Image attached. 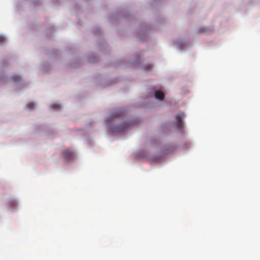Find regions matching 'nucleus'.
<instances>
[{"mask_svg": "<svg viewBox=\"0 0 260 260\" xmlns=\"http://www.w3.org/2000/svg\"><path fill=\"white\" fill-rule=\"evenodd\" d=\"M61 156L65 161H72L75 158L74 152L69 149H65L62 152Z\"/></svg>", "mask_w": 260, "mask_h": 260, "instance_id": "nucleus-1", "label": "nucleus"}, {"mask_svg": "<svg viewBox=\"0 0 260 260\" xmlns=\"http://www.w3.org/2000/svg\"><path fill=\"white\" fill-rule=\"evenodd\" d=\"M184 118V113L180 112L176 115V126L177 128H181L183 125V119Z\"/></svg>", "mask_w": 260, "mask_h": 260, "instance_id": "nucleus-2", "label": "nucleus"}, {"mask_svg": "<svg viewBox=\"0 0 260 260\" xmlns=\"http://www.w3.org/2000/svg\"><path fill=\"white\" fill-rule=\"evenodd\" d=\"M123 114V112L122 111H117L115 112L112 113L110 117H108L107 120L108 121H111L112 119L117 118L118 117L122 116Z\"/></svg>", "mask_w": 260, "mask_h": 260, "instance_id": "nucleus-3", "label": "nucleus"}, {"mask_svg": "<svg viewBox=\"0 0 260 260\" xmlns=\"http://www.w3.org/2000/svg\"><path fill=\"white\" fill-rule=\"evenodd\" d=\"M128 123L127 122L124 123L122 124L119 125L117 127H116V131L118 132H123L126 130L127 127H128Z\"/></svg>", "mask_w": 260, "mask_h": 260, "instance_id": "nucleus-4", "label": "nucleus"}, {"mask_svg": "<svg viewBox=\"0 0 260 260\" xmlns=\"http://www.w3.org/2000/svg\"><path fill=\"white\" fill-rule=\"evenodd\" d=\"M155 98L159 100H162L164 98L165 95L163 92L160 90H156L154 93Z\"/></svg>", "mask_w": 260, "mask_h": 260, "instance_id": "nucleus-5", "label": "nucleus"}, {"mask_svg": "<svg viewBox=\"0 0 260 260\" xmlns=\"http://www.w3.org/2000/svg\"><path fill=\"white\" fill-rule=\"evenodd\" d=\"M51 107L53 109H54L55 110H58L61 108V107L60 105L56 104H52L51 106Z\"/></svg>", "mask_w": 260, "mask_h": 260, "instance_id": "nucleus-6", "label": "nucleus"}, {"mask_svg": "<svg viewBox=\"0 0 260 260\" xmlns=\"http://www.w3.org/2000/svg\"><path fill=\"white\" fill-rule=\"evenodd\" d=\"M27 108L30 110L33 109L35 107V104L34 103H29L27 104Z\"/></svg>", "mask_w": 260, "mask_h": 260, "instance_id": "nucleus-7", "label": "nucleus"}, {"mask_svg": "<svg viewBox=\"0 0 260 260\" xmlns=\"http://www.w3.org/2000/svg\"><path fill=\"white\" fill-rule=\"evenodd\" d=\"M12 78L15 81H19L21 78L18 75H14Z\"/></svg>", "mask_w": 260, "mask_h": 260, "instance_id": "nucleus-8", "label": "nucleus"}, {"mask_svg": "<svg viewBox=\"0 0 260 260\" xmlns=\"http://www.w3.org/2000/svg\"><path fill=\"white\" fill-rule=\"evenodd\" d=\"M6 41V38L2 36H0V43L3 44Z\"/></svg>", "mask_w": 260, "mask_h": 260, "instance_id": "nucleus-9", "label": "nucleus"}]
</instances>
